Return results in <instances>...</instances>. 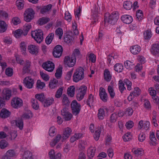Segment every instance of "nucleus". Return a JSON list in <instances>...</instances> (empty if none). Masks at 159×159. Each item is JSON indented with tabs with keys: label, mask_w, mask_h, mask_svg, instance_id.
<instances>
[{
	"label": "nucleus",
	"mask_w": 159,
	"mask_h": 159,
	"mask_svg": "<svg viewBox=\"0 0 159 159\" xmlns=\"http://www.w3.org/2000/svg\"><path fill=\"white\" fill-rule=\"evenodd\" d=\"M28 49L31 54L36 55L38 53V47L34 45L31 44L29 45L28 47Z\"/></svg>",
	"instance_id": "17"
},
{
	"label": "nucleus",
	"mask_w": 159,
	"mask_h": 159,
	"mask_svg": "<svg viewBox=\"0 0 159 159\" xmlns=\"http://www.w3.org/2000/svg\"><path fill=\"white\" fill-rule=\"evenodd\" d=\"M98 117L99 120H102L103 119L105 116V111L104 110L100 108L98 110Z\"/></svg>",
	"instance_id": "36"
},
{
	"label": "nucleus",
	"mask_w": 159,
	"mask_h": 159,
	"mask_svg": "<svg viewBox=\"0 0 159 159\" xmlns=\"http://www.w3.org/2000/svg\"><path fill=\"white\" fill-rule=\"evenodd\" d=\"M79 150L80 151H84L85 148V142L83 141L80 142L78 146Z\"/></svg>",
	"instance_id": "61"
},
{
	"label": "nucleus",
	"mask_w": 159,
	"mask_h": 159,
	"mask_svg": "<svg viewBox=\"0 0 159 159\" xmlns=\"http://www.w3.org/2000/svg\"><path fill=\"white\" fill-rule=\"evenodd\" d=\"M141 50L140 47L138 45L132 46L130 48V52L133 54H138Z\"/></svg>",
	"instance_id": "18"
},
{
	"label": "nucleus",
	"mask_w": 159,
	"mask_h": 159,
	"mask_svg": "<svg viewBox=\"0 0 159 159\" xmlns=\"http://www.w3.org/2000/svg\"><path fill=\"white\" fill-rule=\"evenodd\" d=\"M56 129L54 126L51 127L49 130V135L50 136H54L56 134Z\"/></svg>",
	"instance_id": "56"
},
{
	"label": "nucleus",
	"mask_w": 159,
	"mask_h": 159,
	"mask_svg": "<svg viewBox=\"0 0 159 159\" xmlns=\"http://www.w3.org/2000/svg\"><path fill=\"white\" fill-rule=\"evenodd\" d=\"M99 91V96L101 99L104 102H107L108 97L107 94L106 93L105 89L101 87Z\"/></svg>",
	"instance_id": "14"
},
{
	"label": "nucleus",
	"mask_w": 159,
	"mask_h": 159,
	"mask_svg": "<svg viewBox=\"0 0 159 159\" xmlns=\"http://www.w3.org/2000/svg\"><path fill=\"white\" fill-rule=\"evenodd\" d=\"M52 7V5L51 4L45 6L40 8V12L41 13L44 14L48 13Z\"/></svg>",
	"instance_id": "20"
},
{
	"label": "nucleus",
	"mask_w": 159,
	"mask_h": 159,
	"mask_svg": "<svg viewBox=\"0 0 159 159\" xmlns=\"http://www.w3.org/2000/svg\"><path fill=\"white\" fill-rule=\"evenodd\" d=\"M35 98L37 100H38L42 103L45 100V97L43 93L37 94L35 95Z\"/></svg>",
	"instance_id": "45"
},
{
	"label": "nucleus",
	"mask_w": 159,
	"mask_h": 159,
	"mask_svg": "<svg viewBox=\"0 0 159 159\" xmlns=\"http://www.w3.org/2000/svg\"><path fill=\"white\" fill-rule=\"evenodd\" d=\"M98 9L96 8L95 7L93 11V12L92 18L93 20V21H92V23H93L94 24L98 21Z\"/></svg>",
	"instance_id": "21"
},
{
	"label": "nucleus",
	"mask_w": 159,
	"mask_h": 159,
	"mask_svg": "<svg viewBox=\"0 0 159 159\" xmlns=\"http://www.w3.org/2000/svg\"><path fill=\"white\" fill-rule=\"evenodd\" d=\"M144 38L145 40H148L150 39L152 34L150 30H148L143 33Z\"/></svg>",
	"instance_id": "34"
},
{
	"label": "nucleus",
	"mask_w": 159,
	"mask_h": 159,
	"mask_svg": "<svg viewBox=\"0 0 159 159\" xmlns=\"http://www.w3.org/2000/svg\"><path fill=\"white\" fill-rule=\"evenodd\" d=\"M63 49L61 46L57 45L53 48L52 54L55 58H59L62 55Z\"/></svg>",
	"instance_id": "7"
},
{
	"label": "nucleus",
	"mask_w": 159,
	"mask_h": 159,
	"mask_svg": "<svg viewBox=\"0 0 159 159\" xmlns=\"http://www.w3.org/2000/svg\"><path fill=\"white\" fill-rule=\"evenodd\" d=\"M104 79L107 82L110 81L111 79V76L110 71L108 69H105L104 71Z\"/></svg>",
	"instance_id": "29"
},
{
	"label": "nucleus",
	"mask_w": 159,
	"mask_h": 159,
	"mask_svg": "<svg viewBox=\"0 0 159 159\" xmlns=\"http://www.w3.org/2000/svg\"><path fill=\"white\" fill-rule=\"evenodd\" d=\"M87 90V87L84 85H82L79 88L76 95V98L78 101L81 100L84 98Z\"/></svg>",
	"instance_id": "5"
},
{
	"label": "nucleus",
	"mask_w": 159,
	"mask_h": 159,
	"mask_svg": "<svg viewBox=\"0 0 159 159\" xmlns=\"http://www.w3.org/2000/svg\"><path fill=\"white\" fill-rule=\"evenodd\" d=\"M136 15L139 20H140L143 18V13L142 11L140 10L137 11Z\"/></svg>",
	"instance_id": "60"
},
{
	"label": "nucleus",
	"mask_w": 159,
	"mask_h": 159,
	"mask_svg": "<svg viewBox=\"0 0 159 159\" xmlns=\"http://www.w3.org/2000/svg\"><path fill=\"white\" fill-rule=\"evenodd\" d=\"M54 102V99L52 98H48L44 100L42 104L44 107H47L52 105Z\"/></svg>",
	"instance_id": "22"
},
{
	"label": "nucleus",
	"mask_w": 159,
	"mask_h": 159,
	"mask_svg": "<svg viewBox=\"0 0 159 159\" xmlns=\"http://www.w3.org/2000/svg\"><path fill=\"white\" fill-rule=\"evenodd\" d=\"M118 85L119 90L120 91L121 93H122L124 90L125 89V88L124 86L125 84L122 80H120L119 81Z\"/></svg>",
	"instance_id": "58"
},
{
	"label": "nucleus",
	"mask_w": 159,
	"mask_h": 159,
	"mask_svg": "<svg viewBox=\"0 0 159 159\" xmlns=\"http://www.w3.org/2000/svg\"><path fill=\"white\" fill-rule=\"evenodd\" d=\"M62 68L59 67L56 70V72L55 73V75L57 79H60L62 75Z\"/></svg>",
	"instance_id": "50"
},
{
	"label": "nucleus",
	"mask_w": 159,
	"mask_h": 159,
	"mask_svg": "<svg viewBox=\"0 0 159 159\" xmlns=\"http://www.w3.org/2000/svg\"><path fill=\"white\" fill-rule=\"evenodd\" d=\"M123 69V66L121 64L116 63L114 66V69L118 72H121Z\"/></svg>",
	"instance_id": "40"
},
{
	"label": "nucleus",
	"mask_w": 159,
	"mask_h": 159,
	"mask_svg": "<svg viewBox=\"0 0 159 159\" xmlns=\"http://www.w3.org/2000/svg\"><path fill=\"white\" fill-rule=\"evenodd\" d=\"M7 28V25L5 22L2 20H0V33L5 32Z\"/></svg>",
	"instance_id": "30"
},
{
	"label": "nucleus",
	"mask_w": 159,
	"mask_h": 159,
	"mask_svg": "<svg viewBox=\"0 0 159 159\" xmlns=\"http://www.w3.org/2000/svg\"><path fill=\"white\" fill-rule=\"evenodd\" d=\"M119 13L116 11L113 12L107 18L105 17L104 20V26L106 25L107 22L112 25H114L116 24L119 19Z\"/></svg>",
	"instance_id": "1"
},
{
	"label": "nucleus",
	"mask_w": 159,
	"mask_h": 159,
	"mask_svg": "<svg viewBox=\"0 0 159 159\" xmlns=\"http://www.w3.org/2000/svg\"><path fill=\"white\" fill-rule=\"evenodd\" d=\"M151 51L154 55L159 54V44L158 43L153 44Z\"/></svg>",
	"instance_id": "25"
},
{
	"label": "nucleus",
	"mask_w": 159,
	"mask_h": 159,
	"mask_svg": "<svg viewBox=\"0 0 159 159\" xmlns=\"http://www.w3.org/2000/svg\"><path fill=\"white\" fill-rule=\"evenodd\" d=\"M45 86V84L40 80H38L36 82V88L38 89H42Z\"/></svg>",
	"instance_id": "46"
},
{
	"label": "nucleus",
	"mask_w": 159,
	"mask_h": 159,
	"mask_svg": "<svg viewBox=\"0 0 159 159\" xmlns=\"http://www.w3.org/2000/svg\"><path fill=\"white\" fill-rule=\"evenodd\" d=\"M93 96L92 94H90L89 95L86 101L87 105L90 107V104H92L93 102Z\"/></svg>",
	"instance_id": "57"
},
{
	"label": "nucleus",
	"mask_w": 159,
	"mask_h": 159,
	"mask_svg": "<svg viewBox=\"0 0 159 159\" xmlns=\"http://www.w3.org/2000/svg\"><path fill=\"white\" fill-rule=\"evenodd\" d=\"M31 62L28 60H26L24 64L22 69V74L25 75L26 73L30 72L31 70Z\"/></svg>",
	"instance_id": "13"
},
{
	"label": "nucleus",
	"mask_w": 159,
	"mask_h": 159,
	"mask_svg": "<svg viewBox=\"0 0 159 159\" xmlns=\"http://www.w3.org/2000/svg\"><path fill=\"white\" fill-rule=\"evenodd\" d=\"M124 83L127 86V89L129 90H131L132 83L127 79H125L124 80Z\"/></svg>",
	"instance_id": "64"
},
{
	"label": "nucleus",
	"mask_w": 159,
	"mask_h": 159,
	"mask_svg": "<svg viewBox=\"0 0 159 159\" xmlns=\"http://www.w3.org/2000/svg\"><path fill=\"white\" fill-rule=\"evenodd\" d=\"M42 66L45 70L48 72H52L54 70L55 65L52 61H48L43 63Z\"/></svg>",
	"instance_id": "10"
},
{
	"label": "nucleus",
	"mask_w": 159,
	"mask_h": 159,
	"mask_svg": "<svg viewBox=\"0 0 159 159\" xmlns=\"http://www.w3.org/2000/svg\"><path fill=\"white\" fill-rule=\"evenodd\" d=\"M62 104L67 106H69L70 103L67 95L65 94H63L61 98Z\"/></svg>",
	"instance_id": "24"
},
{
	"label": "nucleus",
	"mask_w": 159,
	"mask_h": 159,
	"mask_svg": "<svg viewBox=\"0 0 159 159\" xmlns=\"http://www.w3.org/2000/svg\"><path fill=\"white\" fill-rule=\"evenodd\" d=\"M124 64L125 68L128 69L130 70L134 66V64L133 62L129 61H126L125 63Z\"/></svg>",
	"instance_id": "41"
},
{
	"label": "nucleus",
	"mask_w": 159,
	"mask_h": 159,
	"mask_svg": "<svg viewBox=\"0 0 159 159\" xmlns=\"http://www.w3.org/2000/svg\"><path fill=\"white\" fill-rule=\"evenodd\" d=\"M23 35V30L21 29H18L15 31L14 35L16 38H19Z\"/></svg>",
	"instance_id": "51"
},
{
	"label": "nucleus",
	"mask_w": 159,
	"mask_h": 159,
	"mask_svg": "<svg viewBox=\"0 0 159 159\" xmlns=\"http://www.w3.org/2000/svg\"><path fill=\"white\" fill-rule=\"evenodd\" d=\"M75 88L74 86H71L68 88L67 90V94L71 97L74 96L75 94Z\"/></svg>",
	"instance_id": "27"
},
{
	"label": "nucleus",
	"mask_w": 159,
	"mask_h": 159,
	"mask_svg": "<svg viewBox=\"0 0 159 159\" xmlns=\"http://www.w3.org/2000/svg\"><path fill=\"white\" fill-rule=\"evenodd\" d=\"M11 105L15 108H18L23 105V101L18 97H15L12 98L11 101Z\"/></svg>",
	"instance_id": "8"
},
{
	"label": "nucleus",
	"mask_w": 159,
	"mask_h": 159,
	"mask_svg": "<svg viewBox=\"0 0 159 159\" xmlns=\"http://www.w3.org/2000/svg\"><path fill=\"white\" fill-rule=\"evenodd\" d=\"M31 35L37 43H40L43 40V33L41 30L38 29L32 31Z\"/></svg>",
	"instance_id": "3"
},
{
	"label": "nucleus",
	"mask_w": 159,
	"mask_h": 159,
	"mask_svg": "<svg viewBox=\"0 0 159 159\" xmlns=\"http://www.w3.org/2000/svg\"><path fill=\"white\" fill-rule=\"evenodd\" d=\"M71 132V130L70 128L67 127L64 130L62 137V141L67 139L69 136Z\"/></svg>",
	"instance_id": "19"
},
{
	"label": "nucleus",
	"mask_w": 159,
	"mask_h": 159,
	"mask_svg": "<svg viewBox=\"0 0 159 159\" xmlns=\"http://www.w3.org/2000/svg\"><path fill=\"white\" fill-rule=\"evenodd\" d=\"M34 79L30 76L26 77L23 80V83L25 86L28 89L32 88L34 84Z\"/></svg>",
	"instance_id": "9"
},
{
	"label": "nucleus",
	"mask_w": 159,
	"mask_h": 159,
	"mask_svg": "<svg viewBox=\"0 0 159 159\" xmlns=\"http://www.w3.org/2000/svg\"><path fill=\"white\" fill-rule=\"evenodd\" d=\"M49 18L43 17L40 18L38 20L39 24L41 25H43L47 23L50 21Z\"/></svg>",
	"instance_id": "47"
},
{
	"label": "nucleus",
	"mask_w": 159,
	"mask_h": 159,
	"mask_svg": "<svg viewBox=\"0 0 159 159\" xmlns=\"http://www.w3.org/2000/svg\"><path fill=\"white\" fill-rule=\"evenodd\" d=\"M63 34V32L62 29L60 28H58L55 31L56 35H57L59 37V39H61Z\"/></svg>",
	"instance_id": "53"
},
{
	"label": "nucleus",
	"mask_w": 159,
	"mask_h": 159,
	"mask_svg": "<svg viewBox=\"0 0 159 159\" xmlns=\"http://www.w3.org/2000/svg\"><path fill=\"white\" fill-rule=\"evenodd\" d=\"M8 146V143L5 140L2 139L0 141V148L1 149H4Z\"/></svg>",
	"instance_id": "55"
},
{
	"label": "nucleus",
	"mask_w": 159,
	"mask_h": 159,
	"mask_svg": "<svg viewBox=\"0 0 159 159\" xmlns=\"http://www.w3.org/2000/svg\"><path fill=\"white\" fill-rule=\"evenodd\" d=\"M73 37L70 35H66L64 37V41L69 45H71L73 42Z\"/></svg>",
	"instance_id": "31"
},
{
	"label": "nucleus",
	"mask_w": 159,
	"mask_h": 159,
	"mask_svg": "<svg viewBox=\"0 0 159 159\" xmlns=\"http://www.w3.org/2000/svg\"><path fill=\"white\" fill-rule=\"evenodd\" d=\"M74 57H72L73 58L74 57V59L76 60V59L79 60L81 57L82 55L80 53V51L78 49H75L74 52Z\"/></svg>",
	"instance_id": "33"
},
{
	"label": "nucleus",
	"mask_w": 159,
	"mask_h": 159,
	"mask_svg": "<svg viewBox=\"0 0 159 159\" xmlns=\"http://www.w3.org/2000/svg\"><path fill=\"white\" fill-rule=\"evenodd\" d=\"M108 90L110 95L111 97L112 98H114L115 95V93L113 88L111 86H109L108 87Z\"/></svg>",
	"instance_id": "59"
},
{
	"label": "nucleus",
	"mask_w": 159,
	"mask_h": 159,
	"mask_svg": "<svg viewBox=\"0 0 159 159\" xmlns=\"http://www.w3.org/2000/svg\"><path fill=\"white\" fill-rule=\"evenodd\" d=\"M23 0H17L16 2V5L19 9H22L24 7Z\"/></svg>",
	"instance_id": "52"
},
{
	"label": "nucleus",
	"mask_w": 159,
	"mask_h": 159,
	"mask_svg": "<svg viewBox=\"0 0 159 159\" xmlns=\"http://www.w3.org/2000/svg\"><path fill=\"white\" fill-rule=\"evenodd\" d=\"M101 129L100 127H98L95 130V133L94 134L93 137L96 141H98L99 139L101 132Z\"/></svg>",
	"instance_id": "39"
},
{
	"label": "nucleus",
	"mask_w": 159,
	"mask_h": 159,
	"mask_svg": "<svg viewBox=\"0 0 159 159\" xmlns=\"http://www.w3.org/2000/svg\"><path fill=\"white\" fill-rule=\"evenodd\" d=\"M22 159H33L32 153L30 151H25L23 155Z\"/></svg>",
	"instance_id": "23"
},
{
	"label": "nucleus",
	"mask_w": 159,
	"mask_h": 159,
	"mask_svg": "<svg viewBox=\"0 0 159 159\" xmlns=\"http://www.w3.org/2000/svg\"><path fill=\"white\" fill-rule=\"evenodd\" d=\"M95 150L96 149L94 148L90 147L87 150V154L89 158H91L93 157Z\"/></svg>",
	"instance_id": "26"
},
{
	"label": "nucleus",
	"mask_w": 159,
	"mask_h": 159,
	"mask_svg": "<svg viewBox=\"0 0 159 159\" xmlns=\"http://www.w3.org/2000/svg\"><path fill=\"white\" fill-rule=\"evenodd\" d=\"M121 19L124 23L128 24H130L133 21L132 17L128 15H122L121 17Z\"/></svg>",
	"instance_id": "15"
},
{
	"label": "nucleus",
	"mask_w": 159,
	"mask_h": 159,
	"mask_svg": "<svg viewBox=\"0 0 159 159\" xmlns=\"http://www.w3.org/2000/svg\"><path fill=\"white\" fill-rule=\"evenodd\" d=\"M84 69L81 67L77 69L73 76V81L77 82L83 80L84 78Z\"/></svg>",
	"instance_id": "2"
},
{
	"label": "nucleus",
	"mask_w": 159,
	"mask_h": 159,
	"mask_svg": "<svg viewBox=\"0 0 159 159\" xmlns=\"http://www.w3.org/2000/svg\"><path fill=\"white\" fill-rule=\"evenodd\" d=\"M61 138V136L60 134H57L55 138L51 142L50 145L52 147L55 146L56 143L58 142Z\"/></svg>",
	"instance_id": "28"
},
{
	"label": "nucleus",
	"mask_w": 159,
	"mask_h": 159,
	"mask_svg": "<svg viewBox=\"0 0 159 159\" xmlns=\"http://www.w3.org/2000/svg\"><path fill=\"white\" fill-rule=\"evenodd\" d=\"M64 61L65 65H66L70 67L74 66L76 60L74 59V57L73 58L72 57L70 58L69 56H67L65 57Z\"/></svg>",
	"instance_id": "12"
},
{
	"label": "nucleus",
	"mask_w": 159,
	"mask_h": 159,
	"mask_svg": "<svg viewBox=\"0 0 159 159\" xmlns=\"http://www.w3.org/2000/svg\"><path fill=\"white\" fill-rule=\"evenodd\" d=\"M54 34L53 33L49 34L46 37L45 39L46 43L48 44H49L52 42L54 37Z\"/></svg>",
	"instance_id": "38"
},
{
	"label": "nucleus",
	"mask_w": 159,
	"mask_h": 159,
	"mask_svg": "<svg viewBox=\"0 0 159 159\" xmlns=\"http://www.w3.org/2000/svg\"><path fill=\"white\" fill-rule=\"evenodd\" d=\"M31 102L32 107L35 110L38 109L39 107V106L37 100L32 99L31 100Z\"/></svg>",
	"instance_id": "49"
},
{
	"label": "nucleus",
	"mask_w": 159,
	"mask_h": 159,
	"mask_svg": "<svg viewBox=\"0 0 159 159\" xmlns=\"http://www.w3.org/2000/svg\"><path fill=\"white\" fill-rule=\"evenodd\" d=\"M134 95V96H138L141 93V90L138 87L134 88V90L133 92H132Z\"/></svg>",
	"instance_id": "62"
},
{
	"label": "nucleus",
	"mask_w": 159,
	"mask_h": 159,
	"mask_svg": "<svg viewBox=\"0 0 159 159\" xmlns=\"http://www.w3.org/2000/svg\"><path fill=\"white\" fill-rule=\"evenodd\" d=\"M123 7L126 10H129L131 9L132 7V2L128 1H125L123 3Z\"/></svg>",
	"instance_id": "37"
},
{
	"label": "nucleus",
	"mask_w": 159,
	"mask_h": 159,
	"mask_svg": "<svg viewBox=\"0 0 159 159\" xmlns=\"http://www.w3.org/2000/svg\"><path fill=\"white\" fill-rule=\"evenodd\" d=\"M24 14V19L27 22H29L32 20L34 15V12L32 8H29L25 11Z\"/></svg>",
	"instance_id": "6"
},
{
	"label": "nucleus",
	"mask_w": 159,
	"mask_h": 159,
	"mask_svg": "<svg viewBox=\"0 0 159 159\" xmlns=\"http://www.w3.org/2000/svg\"><path fill=\"white\" fill-rule=\"evenodd\" d=\"M20 49L22 54L25 55L26 54V45L24 42H22L20 44Z\"/></svg>",
	"instance_id": "48"
},
{
	"label": "nucleus",
	"mask_w": 159,
	"mask_h": 159,
	"mask_svg": "<svg viewBox=\"0 0 159 159\" xmlns=\"http://www.w3.org/2000/svg\"><path fill=\"white\" fill-rule=\"evenodd\" d=\"M31 26L30 24H27L24 26V28L23 30V35L25 36L26 35L28 31L31 28Z\"/></svg>",
	"instance_id": "44"
},
{
	"label": "nucleus",
	"mask_w": 159,
	"mask_h": 159,
	"mask_svg": "<svg viewBox=\"0 0 159 159\" xmlns=\"http://www.w3.org/2000/svg\"><path fill=\"white\" fill-rule=\"evenodd\" d=\"M32 113L30 110L26 111L22 116V118L25 119H29L32 117Z\"/></svg>",
	"instance_id": "35"
},
{
	"label": "nucleus",
	"mask_w": 159,
	"mask_h": 159,
	"mask_svg": "<svg viewBox=\"0 0 159 159\" xmlns=\"http://www.w3.org/2000/svg\"><path fill=\"white\" fill-rule=\"evenodd\" d=\"M132 152L135 155L142 156L143 154V151L142 149L138 148L137 149H133Z\"/></svg>",
	"instance_id": "43"
},
{
	"label": "nucleus",
	"mask_w": 159,
	"mask_h": 159,
	"mask_svg": "<svg viewBox=\"0 0 159 159\" xmlns=\"http://www.w3.org/2000/svg\"><path fill=\"white\" fill-rule=\"evenodd\" d=\"M61 115L63 118L66 121L71 120L72 115L68 111V108L66 107H64L61 111Z\"/></svg>",
	"instance_id": "11"
},
{
	"label": "nucleus",
	"mask_w": 159,
	"mask_h": 159,
	"mask_svg": "<svg viewBox=\"0 0 159 159\" xmlns=\"http://www.w3.org/2000/svg\"><path fill=\"white\" fill-rule=\"evenodd\" d=\"M58 85V80L55 79L51 80L49 84V87L52 89L55 88Z\"/></svg>",
	"instance_id": "32"
},
{
	"label": "nucleus",
	"mask_w": 159,
	"mask_h": 159,
	"mask_svg": "<svg viewBox=\"0 0 159 159\" xmlns=\"http://www.w3.org/2000/svg\"><path fill=\"white\" fill-rule=\"evenodd\" d=\"M16 153L13 150H9L6 152V157H11L15 156Z\"/></svg>",
	"instance_id": "63"
},
{
	"label": "nucleus",
	"mask_w": 159,
	"mask_h": 159,
	"mask_svg": "<svg viewBox=\"0 0 159 159\" xmlns=\"http://www.w3.org/2000/svg\"><path fill=\"white\" fill-rule=\"evenodd\" d=\"M70 106L73 115L75 116L78 115L81 108L80 104L78 103L76 100H74L71 103Z\"/></svg>",
	"instance_id": "4"
},
{
	"label": "nucleus",
	"mask_w": 159,
	"mask_h": 159,
	"mask_svg": "<svg viewBox=\"0 0 159 159\" xmlns=\"http://www.w3.org/2000/svg\"><path fill=\"white\" fill-rule=\"evenodd\" d=\"M11 112L6 108L2 109L0 112V117L3 119H6L10 117Z\"/></svg>",
	"instance_id": "16"
},
{
	"label": "nucleus",
	"mask_w": 159,
	"mask_h": 159,
	"mask_svg": "<svg viewBox=\"0 0 159 159\" xmlns=\"http://www.w3.org/2000/svg\"><path fill=\"white\" fill-rule=\"evenodd\" d=\"M148 91L150 93V95L152 96V98H154V100H155V101L157 100L156 98V91L154 89L153 87H151L148 89Z\"/></svg>",
	"instance_id": "42"
},
{
	"label": "nucleus",
	"mask_w": 159,
	"mask_h": 159,
	"mask_svg": "<svg viewBox=\"0 0 159 159\" xmlns=\"http://www.w3.org/2000/svg\"><path fill=\"white\" fill-rule=\"evenodd\" d=\"M11 90L7 89L6 90L5 96L3 97V98L4 99L9 100L11 96Z\"/></svg>",
	"instance_id": "54"
}]
</instances>
